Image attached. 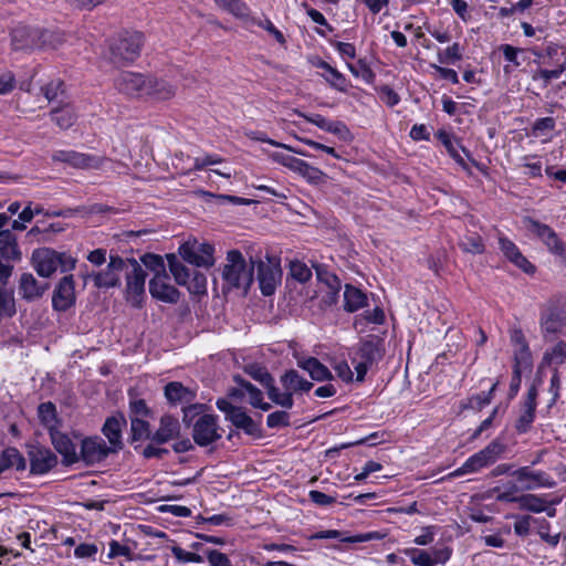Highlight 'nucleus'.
<instances>
[{
	"label": "nucleus",
	"instance_id": "nucleus-1",
	"mask_svg": "<svg viewBox=\"0 0 566 566\" xmlns=\"http://www.w3.org/2000/svg\"><path fill=\"white\" fill-rule=\"evenodd\" d=\"M253 261L248 264L240 251L230 250L222 272L223 287L242 289L247 292L253 282Z\"/></svg>",
	"mask_w": 566,
	"mask_h": 566
},
{
	"label": "nucleus",
	"instance_id": "nucleus-2",
	"mask_svg": "<svg viewBox=\"0 0 566 566\" xmlns=\"http://www.w3.org/2000/svg\"><path fill=\"white\" fill-rule=\"evenodd\" d=\"M144 36L140 32H124L109 45V60L119 65L138 57Z\"/></svg>",
	"mask_w": 566,
	"mask_h": 566
},
{
	"label": "nucleus",
	"instance_id": "nucleus-3",
	"mask_svg": "<svg viewBox=\"0 0 566 566\" xmlns=\"http://www.w3.org/2000/svg\"><path fill=\"white\" fill-rule=\"evenodd\" d=\"M74 438L80 443L78 463L83 462L85 465H95L105 461L108 455L115 454L99 436L84 437L81 433H75Z\"/></svg>",
	"mask_w": 566,
	"mask_h": 566
},
{
	"label": "nucleus",
	"instance_id": "nucleus-4",
	"mask_svg": "<svg viewBox=\"0 0 566 566\" xmlns=\"http://www.w3.org/2000/svg\"><path fill=\"white\" fill-rule=\"evenodd\" d=\"M128 264V259H123L118 255H111L109 262L104 270L93 273H82L84 283L92 279L94 286L97 289H112L120 285V274L125 273Z\"/></svg>",
	"mask_w": 566,
	"mask_h": 566
},
{
	"label": "nucleus",
	"instance_id": "nucleus-5",
	"mask_svg": "<svg viewBox=\"0 0 566 566\" xmlns=\"http://www.w3.org/2000/svg\"><path fill=\"white\" fill-rule=\"evenodd\" d=\"M539 326L546 340H554L566 327V311L553 301L541 307Z\"/></svg>",
	"mask_w": 566,
	"mask_h": 566
},
{
	"label": "nucleus",
	"instance_id": "nucleus-6",
	"mask_svg": "<svg viewBox=\"0 0 566 566\" xmlns=\"http://www.w3.org/2000/svg\"><path fill=\"white\" fill-rule=\"evenodd\" d=\"M384 355L381 343L377 339H366L359 344V347L352 358L355 365L356 379L363 381L367 370L376 363H378Z\"/></svg>",
	"mask_w": 566,
	"mask_h": 566
},
{
	"label": "nucleus",
	"instance_id": "nucleus-7",
	"mask_svg": "<svg viewBox=\"0 0 566 566\" xmlns=\"http://www.w3.org/2000/svg\"><path fill=\"white\" fill-rule=\"evenodd\" d=\"M126 277V300L134 307H142L145 296L146 272L135 259H128L125 270Z\"/></svg>",
	"mask_w": 566,
	"mask_h": 566
},
{
	"label": "nucleus",
	"instance_id": "nucleus-8",
	"mask_svg": "<svg viewBox=\"0 0 566 566\" xmlns=\"http://www.w3.org/2000/svg\"><path fill=\"white\" fill-rule=\"evenodd\" d=\"M504 451V446L499 440H493L484 449L471 455L457 471L458 474L478 472L493 464Z\"/></svg>",
	"mask_w": 566,
	"mask_h": 566
},
{
	"label": "nucleus",
	"instance_id": "nucleus-9",
	"mask_svg": "<svg viewBox=\"0 0 566 566\" xmlns=\"http://www.w3.org/2000/svg\"><path fill=\"white\" fill-rule=\"evenodd\" d=\"M73 432L69 434L61 430H51L50 440L54 450L62 457V464L72 467L78 463L80 443Z\"/></svg>",
	"mask_w": 566,
	"mask_h": 566
},
{
	"label": "nucleus",
	"instance_id": "nucleus-10",
	"mask_svg": "<svg viewBox=\"0 0 566 566\" xmlns=\"http://www.w3.org/2000/svg\"><path fill=\"white\" fill-rule=\"evenodd\" d=\"M52 32L30 29L19 25L12 30L11 42L14 50L41 48L51 42Z\"/></svg>",
	"mask_w": 566,
	"mask_h": 566
},
{
	"label": "nucleus",
	"instance_id": "nucleus-11",
	"mask_svg": "<svg viewBox=\"0 0 566 566\" xmlns=\"http://www.w3.org/2000/svg\"><path fill=\"white\" fill-rule=\"evenodd\" d=\"M260 290L263 295L270 296L275 292L282 279V270L279 261L266 256V260L258 262V275Z\"/></svg>",
	"mask_w": 566,
	"mask_h": 566
},
{
	"label": "nucleus",
	"instance_id": "nucleus-12",
	"mask_svg": "<svg viewBox=\"0 0 566 566\" xmlns=\"http://www.w3.org/2000/svg\"><path fill=\"white\" fill-rule=\"evenodd\" d=\"M178 251L181 259L191 265L209 268L214 263V249L209 243L185 242Z\"/></svg>",
	"mask_w": 566,
	"mask_h": 566
},
{
	"label": "nucleus",
	"instance_id": "nucleus-13",
	"mask_svg": "<svg viewBox=\"0 0 566 566\" xmlns=\"http://www.w3.org/2000/svg\"><path fill=\"white\" fill-rule=\"evenodd\" d=\"M217 407L226 413L227 420L231 421L238 429H242L250 436L259 434L258 424L241 407L233 406L226 399H219Z\"/></svg>",
	"mask_w": 566,
	"mask_h": 566
},
{
	"label": "nucleus",
	"instance_id": "nucleus-14",
	"mask_svg": "<svg viewBox=\"0 0 566 566\" xmlns=\"http://www.w3.org/2000/svg\"><path fill=\"white\" fill-rule=\"evenodd\" d=\"M193 441L200 447H207L221 438L217 417L213 415L200 416L192 426Z\"/></svg>",
	"mask_w": 566,
	"mask_h": 566
},
{
	"label": "nucleus",
	"instance_id": "nucleus-15",
	"mask_svg": "<svg viewBox=\"0 0 566 566\" xmlns=\"http://www.w3.org/2000/svg\"><path fill=\"white\" fill-rule=\"evenodd\" d=\"M115 88L132 98L145 97L147 76L135 72H122L115 78Z\"/></svg>",
	"mask_w": 566,
	"mask_h": 566
},
{
	"label": "nucleus",
	"instance_id": "nucleus-16",
	"mask_svg": "<svg viewBox=\"0 0 566 566\" xmlns=\"http://www.w3.org/2000/svg\"><path fill=\"white\" fill-rule=\"evenodd\" d=\"M150 295L164 303L176 304L180 298V292L170 284V277L166 271L158 272L149 281Z\"/></svg>",
	"mask_w": 566,
	"mask_h": 566
},
{
	"label": "nucleus",
	"instance_id": "nucleus-17",
	"mask_svg": "<svg viewBox=\"0 0 566 566\" xmlns=\"http://www.w3.org/2000/svg\"><path fill=\"white\" fill-rule=\"evenodd\" d=\"M513 491L522 492L538 486H553L555 482L544 472L530 471L527 468L520 469L512 475Z\"/></svg>",
	"mask_w": 566,
	"mask_h": 566
},
{
	"label": "nucleus",
	"instance_id": "nucleus-18",
	"mask_svg": "<svg viewBox=\"0 0 566 566\" xmlns=\"http://www.w3.org/2000/svg\"><path fill=\"white\" fill-rule=\"evenodd\" d=\"M541 384L539 379H535L528 388L526 397L521 406L518 418L515 422V429L520 433H526L535 419V411L537 406V385Z\"/></svg>",
	"mask_w": 566,
	"mask_h": 566
},
{
	"label": "nucleus",
	"instance_id": "nucleus-19",
	"mask_svg": "<svg viewBox=\"0 0 566 566\" xmlns=\"http://www.w3.org/2000/svg\"><path fill=\"white\" fill-rule=\"evenodd\" d=\"M28 455L32 474H45L59 463L57 455L46 447L30 446Z\"/></svg>",
	"mask_w": 566,
	"mask_h": 566
},
{
	"label": "nucleus",
	"instance_id": "nucleus-20",
	"mask_svg": "<svg viewBox=\"0 0 566 566\" xmlns=\"http://www.w3.org/2000/svg\"><path fill=\"white\" fill-rule=\"evenodd\" d=\"M524 222L527 230L538 237L552 253L564 256L565 245L549 226L531 218L525 219Z\"/></svg>",
	"mask_w": 566,
	"mask_h": 566
},
{
	"label": "nucleus",
	"instance_id": "nucleus-21",
	"mask_svg": "<svg viewBox=\"0 0 566 566\" xmlns=\"http://www.w3.org/2000/svg\"><path fill=\"white\" fill-rule=\"evenodd\" d=\"M75 283L73 275L63 276L52 295V306L57 312H65L75 304Z\"/></svg>",
	"mask_w": 566,
	"mask_h": 566
},
{
	"label": "nucleus",
	"instance_id": "nucleus-22",
	"mask_svg": "<svg viewBox=\"0 0 566 566\" xmlns=\"http://www.w3.org/2000/svg\"><path fill=\"white\" fill-rule=\"evenodd\" d=\"M31 263L42 277H50L59 264L57 251L51 248H39L32 252Z\"/></svg>",
	"mask_w": 566,
	"mask_h": 566
},
{
	"label": "nucleus",
	"instance_id": "nucleus-23",
	"mask_svg": "<svg viewBox=\"0 0 566 566\" xmlns=\"http://www.w3.org/2000/svg\"><path fill=\"white\" fill-rule=\"evenodd\" d=\"M52 160L81 169L97 168L102 164V158L75 150H56L52 154Z\"/></svg>",
	"mask_w": 566,
	"mask_h": 566
},
{
	"label": "nucleus",
	"instance_id": "nucleus-24",
	"mask_svg": "<svg viewBox=\"0 0 566 566\" xmlns=\"http://www.w3.org/2000/svg\"><path fill=\"white\" fill-rule=\"evenodd\" d=\"M126 426V419L123 415L108 417L103 427L102 433L108 440L109 450L117 453L124 448V443L122 440V431Z\"/></svg>",
	"mask_w": 566,
	"mask_h": 566
},
{
	"label": "nucleus",
	"instance_id": "nucleus-25",
	"mask_svg": "<svg viewBox=\"0 0 566 566\" xmlns=\"http://www.w3.org/2000/svg\"><path fill=\"white\" fill-rule=\"evenodd\" d=\"M48 284L40 283L32 273H22L19 280V294L27 302H33L42 297Z\"/></svg>",
	"mask_w": 566,
	"mask_h": 566
},
{
	"label": "nucleus",
	"instance_id": "nucleus-26",
	"mask_svg": "<svg viewBox=\"0 0 566 566\" xmlns=\"http://www.w3.org/2000/svg\"><path fill=\"white\" fill-rule=\"evenodd\" d=\"M19 262L22 252L18 244L17 235L9 229L0 230V260Z\"/></svg>",
	"mask_w": 566,
	"mask_h": 566
},
{
	"label": "nucleus",
	"instance_id": "nucleus-27",
	"mask_svg": "<svg viewBox=\"0 0 566 566\" xmlns=\"http://www.w3.org/2000/svg\"><path fill=\"white\" fill-rule=\"evenodd\" d=\"M499 244L504 255L525 273H534L535 266L520 252L518 248L511 240L500 237Z\"/></svg>",
	"mask_w": 566,
	"mask_h": 566
},
{
	"label": "nucleus",
	"instance_id": "nucleus-28",
	"mask_svg": "<svg viewBox=\"0 0 566 566\" xmlns=\"http://www.w3.org/2000/svg\"><path fill=\"white\" fill-rule=\"evenodd\" d=\"M145 97L156 101H167L175 96L176 87L165 80L147 76Z\"/></svg>",
	"mask_w": 566,
	"mask_h": 566
},
{
	"label": "nucleus",
	"instance_id": "nucleus-29",
	"mask_svg": "<svg viewBox=\"0 0 566 566\" xmlns=\"http://www.w3.org/2000/svg\"><path fill=\"white\" fill-rule=\"evenodd\" d=\"M385 535L380 534L379 532H367L357 534L354 536H346L344 537L343 534L339 531L335 530H328V531H319L311 536L312 539H331V538H337L343 543H361V542H368L373 539H381Z\"/></svg>",
	"mask_w": 566,
	"mask_h": 566
},
{
	"label": "nucleus",
	"instance_id": "nucleus-30",
	"mask_svg": "<svg viewBox=\"0 0 566 566\" xmlns=\"http://www.w3.org/2000/svg\"><path fill=\"white\" fill-rule=\"evenodd\" d=\"M180 424L178 419L165 415L160 418V424L157 431L153 434L151 440L158 444L168 442L179 434Z\"/></svg>",
	"mask_w": 566,
	"mask_h": 566
},
{
	"label": "nucleus",
	"instance_id": "nucleus-31",
	"mask_svg": "<svg viewBox=\"0 0 566 566\" xmlns=\"http://www.w3.org/2000/svg\"><path fill=\"white\" fill-rule=\"evenodd\" d=\"M64 231V227L61 223H51L45 228L39 226L32 227L25 234V239L29 243H50L53 242L55 234Z\"/></svg>",
	"mask_w": 566,
	"mask_h": 566
},
{
	"label": "nucleus",
	"instance_id": "nucleus-32",
	"mask_svg": "<svg viewBox=\"0 0 566 566\" xmlns=\"http://www.w3.org/2000/svg\"><path fill=\"white\" fill-rule=\"evenodd\" d=\"M314 269L317 280L329 290L327 292V302L335 303L342 289L339 279L334 273L329 272L325 265L315 264Z\"/></svg>",
	"mask_w": 566,
	"mask_h": 566
},
{
	"label": "nucleus",
	"instance_id": "nucleus-33",
	"mask_svg": "<svg viewBox=\"0 0 566 566\" xmlns=\"http://www.w3.org/2000/svg\"><path fill=\"white\" fill-rule=\"evenodd\" d=\"M509 501L520 500V506L524 510L541 513L546 512V514L553 517L556 513L554 505L559 502L558 500H554L552 502H546L543 497H503Z\"/></svg>",
	"mask_w": 566,
	"mask_h": 566
},
{
	"label": "nucleus",
	"instance_id": "nucleus-34",
	"mask_svg": "<svg viewBox=\"0 0 566 566\" xmlns=\"http://www.w3.org/2000/svg\"><path fill=\"white\" fill-rule=\"evenodd\" d=\"M214 3L223 11L232 14L242 22H255V18L251 15L249 6L242 0H213Z\"/></svg>",
	"mask_w": 566,
	"mask_h": 566
},
{
	"label": "nucleus",
	"instance_id": "nucleus-35",
	"mask_svg": "<svg viewBox=\"0 0 566 566\" xmlns=\"http://www.w3.org/2000/svg\"><path fill=\"white\" fill-rule=\"evenodd\" d=\"M165 397L171 405L190 403L195 392L179 381H171L165 386Z\"/></svg>",
	"mask_w": 566,
	"mask_h": 566
},
{
	"label": "nucleus",
	"instance_id": "nucleus-36",
	"mask_svg": "<svg viewBox=\"0 0 566 566\" xmlns=\"http://www.w3.org/2000/svg\"><path fill=\"white\" fill-rule=\"evenodd\" d=\"M437 138L446 147L449 155L462 167H465V161L463 157L460 155V150H462L468 157L470 154L467 149L460 144L458 138L453 135H450L446 130H438L436 134Z\"/></svg>",
	"mask_w": 566,
	"mask_h": 566
},
{
	"label": "nucleus",
	"instance_id": "nucleus-37",
	"mask_svg": "<svg viewBox=\"0 0 566 566\" xmlns=\"http://www.w3.org/2000/svg\"><path fill=\"white\" fill-rule=\"evenodd\" d=\"M512 343L517 347L514 354V360L517 365H524L525 368H530L532 365L531 352L525 336L521 329H514L511 334Z\"/></svg>",
	"mask_w": 566,
	"mask_h": 566
},
{
	"label": "nucleus",
	"instance_id": "nucleus-38",
	"mask_svg": "<svg viewBox=\"0 0 566 566\" xmlns=\"http://www.w3.org/2000/svg\"><path fill=\"white\" fill-rule=\"evenodd\" d=\"M281 382L284 389L291 392L292 395L298 391H310L311 388L313 387V384L311 381L300 376V374L294 369L289 370L284 375H282Z\"/></svg>",
	"mask_w": 566,
	"mask_h": 566
},
{
	"label": "nucleus",
	"instance_id": "nucleus-39",
	"mask_svg": "<svg viewBox=\"0 0 566 566\" xmlns=\"http://www.w3.org/2000/svg\"><path fill=\"white\" fill-rule=\"evenodd\" d=\"M298 366L306 370L313 380L324 381L333 379L329 369L315 357L298 361Z\"/></svg>",
	"mask_w": 566,
	"mask_h": 566
},
{
	"label": "nucleus",
	"instance_id": "nucleus-40",
	"mask_svg": "<svg viewBox=\"0 0 566 566\" xmlns=\"http://www.w3.org/2000/svg\"><path fill=\"white\" fill-rule=\"evenodd\" d=\"M24 470L27 468L25 459L15 448H7L0 455V473L10 469Z\"/></svg>",
	"mask_w": 566,
	"mask_h": 566
},
{
	"label": "nucleus",
	"instance_id": "nucleus-41",
	"mask_svg": "<svg viewBox=\"0 0 566 566\" xmlns=\"http://www.w3.org/2000/svg\"><path fill=\"white\" fill-rule=\"evenodd\" d=\"M169 271L172 274L175 282L184 286L191 276L193 269L187 268L175 254H167Z\"/></svg>",
	"mask_w": 566,
	"mask_h": 566
},
{
	"label": "nucleus",
	"instance_id": "nucleus-42",
	"mask_svg": "<svg viewBox=\"0 0 566 566\" xmlns=\"http://www.w3.org/2000/svg\"><path fill=\"white\" fill-rule=\"evenodd\" d=\"M52 120L62 129L70 128L76 120V114L69 104L62 107H54L51 111Z\"/></svg>",
	"mask_w": 566,
	"mask_h": 566
},
{
	"label": "nucleus",
	"instance_id": "nucleus-43",
	"mask_svg": "<svg viewBox=\"0 0 566 566\" xmlns=\"http://www.w3.org/2000/svg\"><path fill=\"white\" fill-rule=\"evenodd\" d=\"M366 295L357 287L353 285H345L344 291V308L347 312H355L363 307L366 303Z\"/></svg>",
	"mask_w": 566,
	"mask_h": 566
},
{
	"label": "nucleus",
	"instance_id": "nucleus-44",
	"mask_svg": "<svg viewBox=\"0 0 566 566\" xmlns=\"http://www.w3.org/2000/svg\"><path fill=\"white\" fill-rule=\"evenodd\" d=\"M38 413L41 423L48 429L49 436L51 430H59L56 428V408L52 402H43L38 407Z\"/></svg>",
	"mask_w": 566,
	"mask_h": 566
},
{
	"label": "nucleus",
	"instance_id": "nucleus-45",
	"mask_svg": "<svg viewBox=\"0 0 566 566\" xmlns=\"http://www.w3.org/2000/svg\"><path fill=\"white\" fill-rule=\"evenodd\" d=\"M566 361V343L558 342L549 350L545 352L542 360L543 365H553L555 368Z\"/></svg>",
	"mask_w": 566,
	"mask_h": 566
},
{
	"label": "nucleus",
	"instance_id": "nucleus-46",
	"mask_svg": "<svg viewBox=\"0 0 566 566\" xmlns=\"http://www.w3.org/2000/svg\"><path fill=\"white\" fill-rule=\"evenodd\" d=\"M460 249L465 253L482 254L485 250L482 238L476 233L467 234L459 241Z\"/></svg>",
	"mask_w": 566,
	"mask_h": 566
},
{
	"label": "nucleus",
	"instance_id": "nucleus-47",
	"mask_svg": "<svg viewBox=\"0 0 566 566\" xmlns=\"http://www.w3.org/2000/svg\"><path fill=\"white\" fill-rule=\"evenodd\" d=\"M244 373L252 377L254 380L259 381L265 388L274 382L273 377L268 371V369L260 364H248L243 368Z\"/></svg>",
	"mask_w": 566,
	"mask_h": 566
},
{
	"label": "nucleus",
	"instance_id": "nucleus-48",
	"mask_svg": "<svg viewBox=\"0 0 566 566\" xmlns=\"http://www.w3.org/2000/svg\"><path fill=\"white\" fill-rule=\"evenodd\" d=\"M318 67L326 71V81L338 91L346 90V78L335 67L331 66L327 62L321 61Z\"/></svg>",
	"mask_w": 566,
	"mask_h": 566
},
{
	"label": "nucleus",
	"instance_id": "nucleus-49",
	"mask_svg": "<svg viewBox=\"0 0 566 566\" xmlns=\"http://www.w3.org/2000/svg\"><path fill=\"white\" fill-rule=\"evenodd\" d=\"M499 385V381L494 382L488 392H481L478 395H473L468 399L465 403H463V408L476 409L481 410L483 407L488 406L492 398L493 394Z\"/></svg>",
	"mask_w": 566,
	"mask_h": 566
},
{
	"label": "nucleus",
	"instance_id": "nucleus-50",
	"mask_svg": "<svg viewBox=\"0 0 566 566\" xmlns=\"http://www.w3.org/2000/svg\"><path fill=\"white\" fill-rule=\"evenodd\" d=\"M17 312L12 291L0 287V318L12 317Z\"/></svg>",
	"mask_w": 566,
	"mask_h": 566
},
{
	"label": "nucleus",
	"instance_id": "nucleus-51",
	"mask_svg": "<svg viewBox=\"0 0 566 566\" xmlns=\"http://www.w3.org/2000/svg\"><path fill=\"white\" fill-rule=\"evenodd\" d=\"M130 431L134 441L147 440L153 437L149 423L142 418H130Z\"/></svg>",
	"mask_w": 566,
	"mask_h": 566
},
{
	"label": "nucleus",
	"instance_id": "nucleus-52",
	"mask_svg": "<svg viewBox=\"0 0 566 566\" xmlns=\"http://www.w3.org/2000/svg\"><path fill=\"white\" fill-rule=\"evenodd\" d=\"M187 287L189 293L195 295H201L207 292V279L206 275L198 270H192L191 276L188 282L184 285Z\"/></svg>",
	"mask_w": 566,
	"mask_h": 566
},
{
	"label": "nucleus",
	"instance_id": "nucleus-53",
	"mask_svg": "<svg viewBox=\"0 0 566 566\" xmlns=\"http://www.w3.org/2000/svg\"><path fill=\"white\" fill-rule=\"evenodd\" d=\"M269 398L276 405L291 409L293 407V396L291 392L285 390L281 392L275 386L274 382H271L270 386L266 387Z\"/></svg>",
	"mask_w": 566,
	"mask_h": 566
},
{
	"label": "nucleus",
	"instance_id": "nucleus-54",
	"mask_svg": "<svg viewBox=\"0 0 566 566\" xmlns=\"http://www.w3.org/2000/svg\"><path fill=\"white\" fill-rule=\"evenodd\" d=\"M233 380L237 385L244 388L245 395L249 396V403L251 406L254 407V405H260V402L263 400V394L259 388L243 379L240 375L233 376Z\"/></svg>",
	"mask_w": 566,
	"mask_h": 566
},
{
	"label": "nucleus",
	"instance_id": "nucleus-55",
	"mask_svg": "<svg viewBox=\"0 0 566 566\" xmlns=\"http://www.w3.org/2000/svg\"><path fill=\"white\" fill-rule=\"evenodd\" d=\"M244 135L252 139V140H258V142H263V143H268L272 146H275V147H282V148H285L294 154H297V155H301V156H307V153H305L304 150H301V149H296L292 146H289V145H285V144H282V143H279V142H275L271 138H268L266 135L262 132H259V130H247L244 133Z\"/></svg>",
	"mask_w": 566,
	"mask_h": 566
},
{
	"label": "nucleus",
	"instance_id": "nucleus-56",
	"mask_svg": "<svg viewBox=\"0 0 566 566\" xmlns=\"http://www.w3.org/2000/svg\"><path fill=\"white\" fill-rule=\"evenodd\" d=\"M295 172L300 174L303 178L312 184L321 182L325 176L324 172L318 168L311 166L304 160L301 161Z\"/></svg>",
	"mask_w": 566,
	"mask_h": 566
},
{
	"label": "nucleus",
	"instance_id": "nucleus-57",
	"mask_svg": "<svg viewBox=\"0 0 566 566\" xmlns=\"http://www.w3.org/2000/svg\"><path fill=\"white\" fill-rule=\"evenodd\" d=\"M406 554L410 557V560L416 566H434V560L427 551L410 548L406 551Z\"/></svg>",
	"mask_w": 566,
	"mask_h": 566
},
{
	"label": "nucleus",
	"instance_id": "nucleus-58",
	"mask_svg": "<svg viewBox=\"0 0 566 566\" xmlns=\"http://www.w3.org/2000/svg\"><path fill=\"white\" fill-rule=\"evenodd\" d=\"M290 272L293 279L300 283H305L312 277V271L301 261L291 262Z\"/></svg>",
	"mask_w": 566,
	"mask_h": 566
},
{
	"label": "nucleus",
	"instance_id": "nucleus-59",
	"mask_svg": "<svg viewBox=\"0 0 566 566\" xmlns=\"http://www.w3.org/2000/svg\"><path fill=\"white\" fill-rule=\"evenodd\" d=\"M197 518L202 523H208L214 526L223 525L230 527L234 524V518L228 513L213 514L210 516H203L200 514Z\"/></svg>",
	"mask_w": 566,
	"mask_h": 566
},
{
	"label": "nucleus",
	"instance_id": "nucleus-60",
	"mask_svg": "<svg viewBox=\"0 0 566 566\" xmlns=\"http://www.w3.org/2000/svg\"><path fill=\"white\" fill-rule=\"evenodd\" d=\"M170 549H171L172 555L180 563H196V564H200V563L203 562L202 556H200L199 554H196V553H192V552H187V551L182 549L181 547H179L177 545L171 546Z\"/></svg>",
	"mask_w": 566,
	"mask_h": 566
},
{
	"label": "nucleus",
	"instance_id": "nucleus-61",
	"mask_svg": "<svg viewBox=\"0 0 566 566\" xmlns=\"http://www.w3.org/2000/svg\"><path fill=\"white\" fill-rule=\"evenodd\" d=\"M266 424L272 429L287 427L290 424V415L284 410L274 411L268 416Z\"/></svg>",
	"mask_w": 566,
	"mask_h": 566
},
{
	"label": "nucleus",
	"instance_id": "nucleus-62",
	"mask_svg": "<svg viewBox=\"0 0 566 566\" xmlns=\"http://www.w3.org/2000/svg\"><path fill=\"white\" fill-rule=\"evenodd\" d=\"M462 59L461 46L459 43H453L448 46L443 53H439V61L441 63H454Z\"/></svg>",
	"mask_w": 566,
	"mask_h": 566
},
{
	"label": "nucleus",
	"instance_id": "nucleus-63",
	"mask_svg": "<svg viewBox=\"0 0 566 566\" xmlns=\"http://www.w3.org/2000/svg\"><path fill=\"white\" fill-rule=\"evenodd\" d=\"M271 158L274 161H276V163L287 167L289 169H291L294 172L296 171V169L298 168V166H300V164L302 161V159H298V158H296L294 156H291V155H287V154H284V153H279V151L273 153L271 155Z\"/></svg>",
	"mask_w": 566,
	"mask_h": 566
},
{
	"label": "nucleus",
	"instance_id": "nucleus-64",
	"mask_svg": "<svg viewBox=\"0 0 566 566\" xmlns=\"http://www.w3.org/2000/svg\"><path fill=\"white\" fill-rule=\"evenodd\" d=\"M207 559L210 566H232L229 557L217 549H210L207 552Z\"/></svg>",
	"mask_w": 566,
	"mask_h": 566
}]
</instances>
